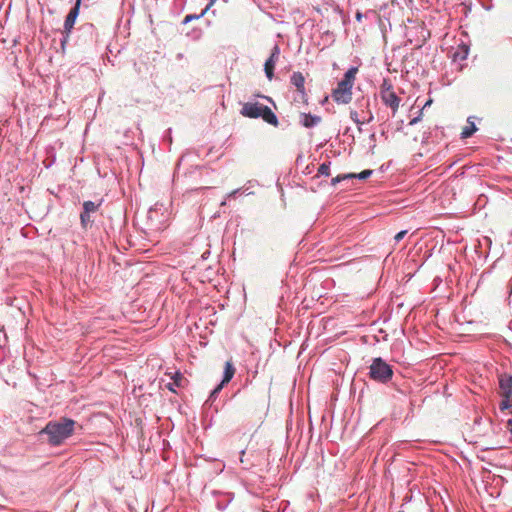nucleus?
<instances>
[{"label": "nucleus", "mask_w": 512, "mask_h": 512, "mask_svg": "<svg viewBox=\"0 0 512 512\" xmlns=\"http://www.w3.org/2000/svg\"><path fill=\"white\" fill-rule=\"evenodd\" d=\"M76 424L74 420L62 417L59 420L49 421L40 434L47 436V442L51 446H60L73 435Z\"/></svg>", "instance_id": "1"}, {"label": "nucleus", "mask_w": 512, "mask_h": 512, "mask_svg": "<svg viewBox=\"0 0 512 512\" xmlns=\"http://www.w3.org/2000/svg\"><path fill=\"white\" fill-rule=\"evenodd\" d=\"M240 114L247 118H262L268 124L277 127L279 122L275 113L265 105L258 102H246L242 104Z\"/></svg>", "instance_id": "2"}, {"label": "nucleus", "mask_w": 512, "mask_h": 512, "mask_svg": "<svg viewBox=\"0 0 512 512\" xmlns=\"http://www.w3.org/2000/svg\"><path fill=\"white\" fill-rule=\"evenodd\" d=\"M357 68L351 67L332 92L333 100L338 104H348L352 100V88Z\"/></svg>", "instance_id": "3"}, {"label": "nucleus", "mask_w": 512, "mask_h": 512, "mask_svg": "<svg viewBox=\"0 0 512 512\" xmlns=\"http://www.w3.org/2000/svg\"><path fill=\"white\" fill-rule=\"evenodd\" d=\"M170 212L163 205L155 206L147 213V226L151 232L163 231L169 224Z\"/></svg>", "instance_id": "4"}, {"label": "nucleus", "mask_w": 512, "mask_h": 512, "mask_svg": "<svg viewBox=\"0 0 512 512\" xmlns=\"http://www.w3.org/2000/svg\"><path fill=\"white\" fill-rule=\"evenodd\" d=\"M369 376L377 382L387 383L392 379L393 370L389 364L378 357L374 358L370 365Z\"/></svg>", "instance_id": "5"}, {"label": "nucleus", "mask_w": 512, "mask_h": 512, "mask_svg": "<svg viewBox=\"0 0 512 512\" xmlns=\"http://www.w3.org/2000/svg\"><path fill=\"white\" fill-rule=\"evenodd\" d=\"M380 97L382 102L391 108L393 115L398 111L400 105V98L393 91V88L390 84L386 82L381 86Z\"/></svg>", "instance_id": "6"}, {"label": "nucleus", "mask_w": 512, "mask_h": 512, "mask_svg": "<svg viewBox=\"0 0 512 512\" xmlns=\"http://www.w3.org/2000/svg\"><path fill=\"white\" fill-rule=\"evenodd\" d=\"M81 0H76L75 5L71 8L68 15L66 16V19L64 21V33L66 34L64 38L61 40V46L64 49L65 43L67 42L69 33L71 32L75 21L79 15V8H80Z\"/></svg>", "instance_id": "7"}, {"label": "nucleus", "mask_w": 512, "mask_h": 512, "mask_svg": "<svg viewBox=\"0 0 512 512\" xmlns=\"http://www.w3.org/2000/svg\"><path fill=\"white\" fill-rule=\"evenodd\" d=\"M291 83L295 86L300 99L307 102V94L305 90V77L301 72H294L291 76Z\"/></svg>", "instance_id": "8"}, {"label": "nucleus", "mask_w": 512, "mask_h": 512, "mask_svg": "<svg viewBox=\"0 0 512 512\" xmlns=\"http://www.w3.org/2000/svg\"><path fill=\"white\" fill-rule=\"evenodd\" d=\"M279 55H280L279 47L274 46L270 57L265 62L264 70H265V74L269 80H272V78L274 76V69H275L276 62L279 59Z\"/></svg>", "instance_id": "9"}, {"label": "nucleus", "mask_w": 512, "mask_h": 512, "mask_svg": "<svg viewBox=\"0 0 512 512\" xmlns=\"http://www.w3.org/2000/svg\"><path fill=\"white\" fill-rule=\"evenodd\" d=\"M499 387L501 395H512V376L508 374H501L499 376Z\"/></svg>", "instance_id": "10"}, {"label": "nucleus", "mask_w": 512, "mask_h": 512, "mask_svg": "<svg viewBox=\"0 0 512 512\" xmlns=\"http://www.w3.org/2000/svg\"><path fill=\"white\" fill-rule=\"evenodd\" d=\"M171 378L173 382L166 384V388L172 392H176L175 387H184L187 383V379L180 372H176Z\"/></svg>", "instance_id": "11"}, {"label": "nucleus", "mask_w": 512, "mask_h": 512, "mask_svg": "<svg viewBox=\"0 0 512 512\" xmlns=\"http://www.w3.org/2000/svg\"><path fill=\"white\" fill-rule=\"evenodd\" d=\"M302 125L306 128H311L321 122V117L311 114H302Z\"/></svg>", "instance_id": "12"}, {"label": "nucleus", "mask_w": 512, "mask_h": 512, "mask_svg": "<svg viewBox=\"0 0 512 512\" xmlns=\"http://www.w3.org/2000/svg\"><path fill=\"white\" fill-rule=\"evenodd\" d=\"M235 374V368L231 361H227L225 363L224 376L222 380V384H227L233 378Z\"/></svg>", "instance_id": "13"}, {"label": "nucleus", "mask_w": 512, "mask_h": 512, "mask_svg": "<svg viewBox=\"0 0 512 512\" xmlns=\"http://www.w3.org/2000/svg\"><path fill=\"white\" fill-rule=\"evenodd\" d=\"M100 203H95L93 201H85L83 203V212L86 214H91L97 211Z\"/></svg>", "instance_id": "14"}, {"label": "nucleus", "mask_w": 512, "mask_h": 512, "mask_svg": "<svg viewBox=\"0 0 512 512\" xmlns=\"http://www.w3.org/2000/svg\"><path fill=\"white\" fill-rule=\"evenodd\" d=\"M350 117L353 120V122L359 126V130H361L360 126L362 124H364L365 122H371L373 120L372 114H370L367 120H360L358 112L353 110L350 112Z\"/></svg>", "instance_id": "15"}, {"label": "nucleus", "mask_w": 512, "mask_h": 512, "mask_svg": "<svg viewBox=\"0 0 512 512\" xmlns=\"http://www.w3.org/2000/svg\"><path fill=\"white\" fill-rule=\"evenodd\" d=\"M477 130L473 122H469V125L465 126L461 132L462 138H469Z\"/></svg>", "instance_id": "16"}, {"label": "nucleus", "mask_w": 512, "mask_h": 512, "mask_svg": "<svg viewBox=\"0 0 512 512\" xmlns=\"http://www.w3.org/2000/svg\"><path fill=\"white\" fill-rule=\"evenodd\" d=\"M503 399L500 403V409L502 411L510 409L512 407V395H502Z\"/></svg>", "instance_id": "17"}, {"label": "nucleus", "mask_w": 512, "mask_h": 512, "mask_svg": "<svg viewBox=\"0 0 512 512\" xmlns=\"http://www.w3.org/2000/svg\"><path fill=\"white\" fill-rule=\"evenodd\" d=\"M354 177H356L355 173L338 175L332 179V185L335 186L337 183L341 182L342 180L350 179V178H354Z\"/></svg>", "instance_id": "18"}, {"label": "nucleus", "mask_w": 512, "mask_h": 512, "mask_svg": "<svg viewBox=\"0 0 512 512\" xmlns=\"http://www.w3.org/2000/svg\"><path fill=\"white\" fill-rule=\"evenodd\" d=\"M318 173L321 175L329 176L330 175V165L329 163H323L318 168Z\"/></svg>", "instance_id": "19"}, {"label": "nucleus", "mask_w": 512, "mask_h": 512, "mask_svg": "<svg viewBox=\"0 0 512 512\" xmlns=\"http://www.w3.org/2000/svg\"><path fill=\"white\" fill-rule=\"evenodd\" d=\"M373 173L372 170H364L358 174H355L356 177L355 178H358V179H361V180H365L367 179L368 177L371 176V174Z\"/></svg>", "instance_id": "20"}, {"label": "nucleus", "mask_w": 512, "mask_h": 512, "mask_svg": "<svg viewBox=\"0 0 512 512\" xmlns=\"http://www.w3.org/2000/svg\"><path fill=\"white\" fill-rule=\"evenodd\" d=\"M80 220H81V224L84 227H86L91 222L90 214H86V213L82 212L80 215Z\"/></svg>", "instance_id": "21"}, {"label": "nucleus", "mask_w": 512, "mask_h": 512, "mask_svg": "<svg viewBox=\"0 0 512 512\" xmlns=\"http://www.w3.org/2000/svg\"><path fill=\"white\" fill-rule=\"evenodd\" d=\"M407 234V231L406 230H403V231H400L399 233H397L394 237L395 241L396 242H399L400 240H402L404 238V236Z\"/></svg>", "instance_id": "22"}, {"label": "nucleus", "mask_w": 512, "mask_h": 512, "mask_svg": "<svg viewBox=\"0 0 512 512\" xmlns=\"http://www.w3.org/2000/svg\"><path fill=\"white\" fill-rule=\"evenodd\" d=\"M225 384H222V382L212 391L211 396L216 395L224 386Z\"/></svg>", "instance_id": "23"}, {"label": "nucleus", "mask_w": 512, "mask_h": 512, "mask_svg": "<svg viewBox=\"0 0 512 512\" xmlns=\"http://www.w3.org/2000/svg\"><path fill=\"white\" fill-rule=\"evenodd\" d=\"M506 427L512 433V417L507 421Z\"/></svg>", "instance_id": "24"}, {"label": "nucleus", "mask_w": 512, "mask_h": 512, "mask_svg": "<svg viewBox=\"0 0 512 512\" xmlns=\"http://www.w3.org/2000/svg\"><path fill=\"white\" fill-rule=\"evenodd\" d=\"M195 18H198V16H195V15H187V16L185 17V22H189L190 20L195 19Z\"/></svg>", "instance_id": "25"}, {"label": "nucleus", "mask_w": 512, "mask_h": 512, "mask_svg": "<svg viewBox=\"0 0 512 512\" xmlns=\"http://www.w3.org/2000/svg\"><path fill=\"white\" fill-rule=\"evenodd\" d=\"M120 23L123 24V26L125 27L127 24H128V19L127 20H124L123 17L120 19Z\"/></svg>", "instance_id": "26"}, {"label": "nucleus", "mask_w": 512, "mask_h": 512, "mask_svg": "<svg viewBox=\"0 0 512 512\" xmlns=\"http://www.w3.org/2000/svg\"><path fill=\"white\" fill-rule=\"evenodd\" d=\"M113 483H114V485H115V487H116L117 489H119V490L124 489V485H122V486H118V485L116 484V482H115V479H113Z\"/></svg>", "instance_id": "27"}, {"label": "nucleus", "mask_w": 512, "mask_h": 512, "mask_svg": "<svg viewBox=\"0 0 512 512\" xmlns=\"http://www.w3.org/2000/svg\"><path fill=\"white\" fill-rule=\"evenodd\" d=\"M136 424L139 427V429L141 430L142 421L139 419H136Z\"/></svg>", "instance_id": "28"}, {"label": "nucleus", "mask_w": 512, "mask_h": 512, "mask_svg": "<svg viewBox=\"0 0 512 512\" xmlns=\"http://www.w3.org/2000/svg\"><path fill=\"white\" fill-rule=\"evenodd\" d=\"M418 120H419V118L412 119L411 122H410V125H414L415 123L418 122Z\"/></svg>", "instance_id": "29"}, {"label": "nucleus", "mask_w": 512, "mask_h": 512, "mask_svg": "<svg viewBox=\"0 0 512 512\" xmlns=\"http://www.w3.org/2000/svg\"><path fill=\"white\" fill-rule=\"evenodd\" d=\"M258 96H259V97H263V98H265V99H267V100L271 101V98H270V97L263 96V95H258Z\"/></svg>", "instance_id": "30"}, {"label": "nucleus", "mask_w": 512, "mask_h": 512, "mask_svg": "<svg viewBox=\"0 0 512 512\" xmlns=\"http://www.w3.org/2000/svg\"><path fill=\"white\" fill-rule=\"evenodd\" d=\"M214 1H215V0H212L210 4H213V2H214Z\"/></svg>", "instance_id": "31"}]
</instances>
